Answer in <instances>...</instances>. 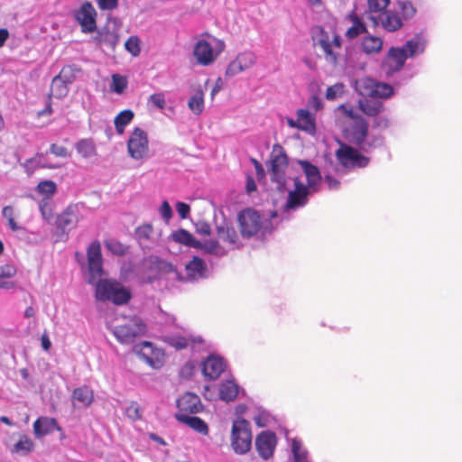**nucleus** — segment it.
Instances as JSON below:
<instances>
[{
	"label": "nucleus",
	"instance_id": "4d7b16f0",
	"mask_svg": "<svg viewBox=\"0 0 462 462\" xmlns=\"http://www.w3.org/2000/svg\"><path fill=\"white\" fill-rule=\"evenodd\" d=\"M324 183L327 185L328 189L331 190H336L340 187V182L329 174L325 175Z\"/></svg>",
	"mask_w": 462,
	"mask_h": 462
},
{
	"label": "nucleus",
	"instance_id": "cd10ccee",
	"mask_svg": "<svg viewBox=\"0 0 462 462\" xmlns=\"http://www.w3.org/2000/svg\"><path fill=\"white\" fill-rule=\"evenodd\" d=\"M55 419L50 417H40L33 423V433L37 439L52 433L54 430H60Z\"/></svg>",
	"mask_w": 462,
	"mask_h": 462
},
{
	"label": "nucleus",
	"instance_id": "7c9ffc66",
	"mask_svg": "<svg viewBox=\"0 0 462 462\" xmlns=\"http://www.w3.org/2000/svg\"><path fill=\"white\" fill-rule=\"evenodd\" d=\"M239 392L240 387L233 379L224 380L219 383L218 395L220 400L226 402L235 401Z\"/></svg>",
	"mask_w": 462,
	"mask_h": 462
},
{
	"label": "nucleus",
	"instance_id": "58836bf2",
	"mask_svg": "<svg viewBox=\"0 0 462 462\" xmlns=\"http://www.w3.org/2000/svg\"><path fill=\"white\" fill-rule=\"evenodd\" d=\"M188 106L195 115H200L204 110L203 92L197 91L193 96H191L189 99Z\"/></svg>",
	"mask_w": 462,
	"mask_h": 462
},
{
	"label": "nucleus",
	"instance_id": "20e7f679",
	"mask_svg": "<svg viewBox=\"0 0 462 462\" xmlns=\"http://www.w3.org/2000/svg\"><path fill=\"white\" fill-rule=\"evenodd\" d=\"M110 329L121 344H131L147 331L146 324L136 316H118Z\"/></svg>",
	"mask_w": 462,
	"mask_h": 462
},
{
	"label": "nucleus",
	"instance_id": "603ef678",
	"mask_svg": "<svg viewBox=\"0 0 462 462\" xmlns=\"http://www.w3.org/2000/svg\"><path fill=\"white\" fill-rule=\"evenodd\" d=\"M159 213L165 222H169L172 217V209L168 201H163L159 208Z\"/></svg>",
	"mask_w": 462,
	"mask_h": 462
},
{
	"label": "nucleus",
	"instance_id": "680f3d73",
	"mask_svg": "<svg viewBox=\"0 0 462 462\" xmlns=\"http://www.w3.org/2000/svg\"><path fill=\"white\" fill-rule=\"evenodd\" d=\"M97 5L102 10H112L116 7L117 0H97Z\"/></svg>",
	"mask_w": 462,
	"mask_h": 462
},
{
	"label": "nucleus",
	"instance_id": "2eb2a0df",
	"mask_svg": "<svg viewBox=\"0 0 462 462\" xmlns=\"http://www.w3.org/2000/svg\"><path fill=\"white\" fill-rule=\"evenodd\" d=\"M277 444V436L271 430H263L255 438L256 451L263 460H269L273 457Z\"/></svg>",
	"mask_w": 462,
	"mask_h": 462
},
{
	"label": "nucleus",
	"instance_id": "f3484780",
	"mask_svg": "<svg viewBox=\"0 0 462 462\" xmlns=\"http://www.w3.org/2000/svg\"><path fill=\"white\" fill-rule=\"evenodd\" d=\"M256 60L257 57L253 51H243L229 63L226 70V75L228 77H234L252 68L256 63Z\"/></svg>",
	"mask_w": 462,
	"mask_h": 462
},
{
	"label": "nucleus",
	"instance_id": "37998d69",
	"mask_svg": "<svg viewBox=\"0 0 462 462\" xmlns=\"http://www.w3.org/2000/svg\"><path fill=\"white\" fill-rule=\"evenodd\" d=\"M127 87V80L125 77L119 74L112 76L111 89L116 94H122Z\"/></svg>",
	"mask_w": 462,
	"mask_h": 462
},
{
	"label": "nucleus",
	"instance_id": "f03ea898",
	"mask_svg": "<svg viewBox=\"0 0 462 462\" xmlns=\"http://www.w3.org/2000/svg\"><path fill=\"white\" fill-rule=\"evenodd\" d=\"M90 284L96 285V299L112 301L116 305L125 304L131 299V292L115 280L100 279L103 274V259L100 243L94 241L87 250Z\"/></svg>",
	"mask_w": 462,
	"mask_h": 462
},
{
	"label": "nucleus",
	"instance_id": "c756f323",
	"mask_svg": "<svg viewBox=\"0 0 462 462\" xmlns=\"http://www.w3.org/2000/svg\"><path fill=\"white\" fill-rule=\"evenodd\" d=\"M298 118L299 130L306 132L309 134L316 133V116L307 109H298L296 112Z\"/></svg>",
	"mask_w": 462,
	"mask_h": 462
},
{
	"label": "nucleus",
	"instance_id": "e2e57ef3",
	"mask_svg": "<svg viewBox=\"0 0 462 462\" xmlns=\"http://www.w3.org/2000/svg\"><path fill=\"white\" fill-rule=\"evenodd\" d=\"M374 123L380 129H386L391 125V120L386 116H378Z\"/></svg>",
	"mask_w": 462,
	"mask_h": 462
},
{
	"label": "nucleus",
	"instance_id": "e433bc0d",
	"mask_svg": "<svg viewBox=\"0 0 462 462\" xmlns=\"http://www.w3.org/2000/svg\"><path fill=\"white\" fill-rule=\"evenodd\" d=\"M77 152L86 159L91 158L96 154L94 143L89 139H81L76 143Z\"/></svg>",
	"mask_w": 462,
	"mask_h": 462
},
{
	"label": "nucleus",
	"instance_id": "7ed1b4c3",
	"mask_svg": "<svg viewBox=\"0 0 462 462\" xmlns=\"http://www.w3.org/2000/svg\"><path fill=\"white\" fill-rule=\"evenodd\" d=\"M337 111L343 116V121L346 125L344 127L346 137L358 145L360 149L368 152L383 143L381 136H375L373 139L367 136L368 125L360 116L359 109L346 104L339 106Z\"/></svg>",
	"mask_w": 462,
	"mask_h": 462
},
{
	"label": "nucleus",
	"instance_id": "2f4dec72",
	"mask_svg": "<svg viewBox=\"0 0 462 462\" xmlns=\"http://www.w3.org/2000/svg\"><path fill=\"white\" fill-rule=\"evenodd\" d=\"M93 400V391L88 386L76 388L72 393V403L75 408H87Z\"/></svg>",
	"mask_w": 462,
	"mask_h": 462
},
{
	"label": "nucleus",
	"instance_id": "ddd939ff",
	"mask_svg": "<svg viewBox=\"0 0 462 462\" xmlns=\"http://www.w3.org/2000/svg\"><path fill=\"white\" fill-rule=\"evenodd\" d=\"M127 152L134 160H143L149 154V140L147 133L135 127L127 141Z\"/></svg>",
	"mask_w": 462,
	"mask_h": 462
},
{
	"label": "nucleus",
	"instance_id": "4be33fe9",
	"mask_svg": "<svg viewBox=\"0 0 462 462\" xmlns=\"http://www.w3.org/2000/svg\"><path fill=\"white\" fill-rule=\"evenodd\" d=\"M225 369V360L218 356L211 355L202 363V373L209 380L218 378Z\"/></svg>",
	"mask_w": 462,
	"mask_h": 462
},
{
	"label": "nucleus",
	"instance_id": "ea45409f",
	"mask_svg": "<svg viewBox=\"0 0 462 462\" xmlns=\"http://www.w3.org/2000/svg\"><path fill=\"white\" fill-rule=\"evenodd\" d=\"M34 448V444L31 439L27 436H22L18 442L14 446V451L22 454L27 455L32 451Z\"/></svg>",
	"mask_w": 462,
	"mask_h": 462
},
{
	"label": "nucleus",
	"instance_id": "864d4df0",
	"mask_svg": "<svg viewBox=\"0 0 462 462\" xmlns=\"http://www.w3.org/2000/svg\"><path fill=\"white\" fill-rule=\"evenodd\" d=\"M50 152L54 154L57 157L66 158L69 156V152L68 149L64 146H60L55 143H52L50 147Z\"/></svg>",
	"mask_w": 462,
	"mask_h": 462
},
{
	"label": "nucleus",
	"instance_id": "a211bd4d",
	"mask_svg": "<svg viewBox=\"0 0 462 462\" xmlns=\"http://www.w3.org/2000/svg\"><path fill=\"white\" fill-rule=\"evenodd\" d=\"M81 207L78 204L69 205L57 217L56 224L62 231L71 230L78 225L81 219Z\"/></svg>",
	"mask_w": 462,
	"mask_h": 462
},
{
	"label": "nucleus",
	"instance_id": "a878e982",
	"mask_svg": "<svg viewBox=\"0 0 462 462\" xmlns=\"http://www.w3.org/2000/svg\"><path fill=\"white\" fill-rule=\"evenodd\" d=\"M426 45V37L422 33H418L408 40L401 49L407 58H414L424 52Z\"/></svg>",
	"mask_w": 462,
	"mask_h": 462
},
{
	"label": "nucleus",
	"instance_id": "774afa93",
	"mask_svg": "<svg viewBox=\"0 0 462 462\" xmlns=\"http://www.w3.org/2000/svg\"><path fill=\"white\" fill-rule=\"evenodd\" d=\"M41 342H42V348L45 351H49L51 346V340L49 338V336L46 333L42 335Z\"/></svg>",
	"mask_w": 462,
	"mask_h": 462
},
{
	"label": "nucleus",
	"instance_id": "09e8293b",
	"mask_svg": "<svg viewBox=\"0 0 462 462\" xmlns=\"http://www.w3.org/2000/svg\"><path fill=\"white\" fill-rule=\"evenodd\" d=\"M125 47L133 56L136 57L140 54V41L137 36H131L125 43Z\"/></svg>",
	"mask_w": 462,
	"mask_h": 462
},
{
	"label": "nucleus",
	"instance_id": "412c9836",
	"mask_svg": "<svg viewBox=\"0 0 462 462\" xmlns=\"http://www.w3.org/2000/svg\"><path fill=\"white\" fill-rule=\"evenodd\" d=\"M143 264L145 266H149L157 271L156 274L149 275L147 277L148 282H151L152 279L156 278L157 275L160 274H170L172 275L174 279H180V274L176 270L175 266L157 256H150L143 261Z\"/></svg>",
	"mask_w": 462,
	"mask_h": 462
},
{
	"label": "nucleus",
	"instance_id": "dca6fc26",
	"mask_svg": "<svg viewBox=\"0 0 462 462\" xmlns=\"http://www.w3.org/2000/svg\"><path fill=\"white\" fill-rule=\"evenodd\" d=\"M97 12L94 6L89 3H84L75 13V19L81 26V30L85 33H90L96 31Z\"/></svg>",
	"mask_w": 462,
	"mask_h": 462
},
{
	"label": "nucleus",
	"instance_id": "9d476101",
	"mask_svg": "<svg viewBox=\"0 0 462 462\" xmlns=\"http://www.w3.org/2000/svg\"><path fill=\"white\" fill-rule=\"evenodd\" d=\"M336 157L340 167L337 168V171L342 173L355 168L365 167L369 162L366 156L360 154L355 148L342 143H339V147L336 151Z\"/></svg>",
	"mask_w": 462,
	"mask_h": 462
},
{
	"label": "nucleus",
	"instance_id": "a18cd8bd",
	"mask_svg": "<svg viewBox=\"0 0 462 462\" xmlns=\"http://www.w3.org/2000/svg\"><path fill=\"white\" fill-rule=\"evenodd\" d=\"M125 414L130 420L134 421V420H141L142 415H143V411L137 402H132L125 408Z\"/></svg>",
	"mask_w": 462,
	"mask_h": 462
},
{
	"label": "nucleus",
	"instance_id": "338daca9",
	"mask_svg": "<svg viewBox=\"0 0 462 462\" xmlns=\"http://www.w3.org/2000/svg\"><path fill=\"white\" fill-rule=\"evenodd\" d=\"M223 88V80L221 78H218L217 81L215 82V85L211 90V97L214 98V97Z\"/></svg>",
	"mask_w": 462,
	"mask_h": 462
},
{
	"label": "nucleus",
	"instance_id": "6ab92c4d",
	"mask_svg": "<svg viewBox=\"0 0 462 462\" xmlns=\"http://www.w3.org/2000/svg\"><path fill=\"white\" fill-rule=\"evenodd\" d=\"M208 266L206 263L199 256H194L185 265V276L180 275L179 281L183 282H197L200 279L207 278Z\"/></svg>",
	"mask_w": 462,
	"mask_h": 462
},
{
	"label": "nucleus",
	"instance_id": "b1692460",
	"mask_svg": "<svg viewBox=\"0 0 462 462\" xmlns=\"http://www.w3.org/2000/svg\"><path fill=\"white\" fill-rule=\"evenodd\" d=\"M408 58L401 48H391L383 61V69L387 75L399 71Z\"/></svg>",
	"mask_w": 462,
	"mask_h": 462
},
{
	"label": "nucleus",
	"instance_id": "3c124183",
	"mask_svg": "<svg viewBox=\"0 0 462 462\" xmlns=\"http://www.w3.org/2000/svg\"><path fill=\"white\" fill-rule=\"evenodd\" d=\"M118 42V36L116 33L113 32H106L102 33L100 36V43L111 48L112 50L115 49Z\"/></svg>",
	"mask_w": 462,
	"mask_h": 462
},
{
	"label": "nucleus",
	"instance_id": "c85d7f7f",
	"mask_svg": "<svg viewBox=\"0 0 462 462\" xmlns=\"http://www.w3.org/2000/svg\"><path fill=\"white\" fill-rule=\"evenodd\" d=\"M175 418L177 419L178 421L189 426L194 431L203 436L208 435V426L202 419L182 412H177L175 414Z\"/></svg>",
	"mask_w": 462,
	"mask_h": 462
},
{
	"label": "nucleus",
	"instance_id": "1a4fd4ad",
	"mask_svg": "<svg viewBox=\"0 0 462 462\" xmlns=\"http://www.w3.org/2000/svg\"><path fill=\"white\" fill-rule=\"evenodd\" d=\"M171 237L176 243L189 247L201 248L206 253L218 257L226 255L228 251L216 240H208L205 243H201L198 241L189 232L182 228L174 231L171 235Z\"/></svg>",
	"mask_w": 462,
	"mask_h": 462
},
{
	"label": "nucleus",
	"instance_id": "79ce46f5",
	"mask_svg": "<svg viewBox=\"0 0 462 462\" xmlns=\"http://www.w3.org/2000/svg\"><path fill=\"white\" fill-rule=\"evenodd\" d=\"M153 227L151 224H143L135 230V236L140 244L152 240Z\"/></svg>",
	"mask_w": 462,
	"mask_h": 462
},
{
	"label": "nucleus",
	"instance_id": "49530a36",
	"mask_svg": "<svg viewBox=\"0 0 462 462\" xmlns=\"http://www.w3.org/2000/svg\"><path fill=\"white\" fill-rule=\"evenodd\" d=\"M397 5L403 19H410L414 16L416 9L410 1H399Z\"/></svg>",
	"mask_w": 462,
	"mask_h": 462
},
{
	"label": "nucleus",
	"instance_id": "0eeeda50",
	"mask_svg": "<svg viewBox=\"0 0 462 462\" xmlns=\"http://www.w3.org/2000/svg\"><path fill=\"white\" fill-rule=\"evenodd\" d=\"M234 415L242 418L249 416L258 428H266L276 423V418L273 412L254 401L236 405L234 408Z\"/></svg>",
	"mask_w": 462,
	"mask_h": 462
},
{
	"label": "nucleus",
	"instance_id": "393cba45",
	"mask_svg": "<svg viewBox=\"0 0 462 462\" xmlns=\"http://www.w3.org/2000/svg\"><path fill=\"white\" fill-rule=\"evenodd\" d=\"M178 412L186 413L189 415L196 414L202 410L200 398L192 393H184L178 401Z\"/></svg>",
	"mask_w": 462,
	"mask_h": 462
},
{
	"label": "nucleus",
	"instance_id": "69168bd1",
	"mask_svg": "<svg viewBox=\"0 0 462 462\" xmlns=\"http://www.w3.org/2000/svg\"><path fill=\"white\" fill-rule=\"evenodd\" d=\"M2 215L8 221L14 217V210L11 206H5L2 210Z\"/></svg>",
	"mask_w": 462,
	"mask_h": 462
},
{
	"label": "nucleus",
	"instance_id": "6e6d98bb",
	"mask_svg": "<svg viewBox=\"0 0 462 462\" xmlns=\"http://www.w3.org/2000/svg\"><path fill=\"white\" fill-rule=\"evenodd\" d=\"M196 232L203 235L208 236L211 232L210 226L205 221H199L195 224Z\"/></svg>",
	"mask_w": 462,
	"mask_h": 462
},
{
	"label": "nucleus",
	"instance_id": "bb28decb",
	"mask_svg": "<svg viewBox=\"0 0 462 462\" xmlns=\"http://www.w3.org/2000/svg\"><path fill=\"white\" fill-rule=\"evenodd\" d=\"M217 234L219 240L228 244V250L238 248L241 245L236 231L229 223L225 222L217 226Z\"/></svg>",
	"mask_w": 462,
	"mask_h": 462
},
{
	"label": "nucleus",
	"instance_id": "0e129e2a",
	"mask_svg": "<svg viewBox=\"0 0 462 462\" xmlns=\"http://www.w3.org/2000/svg\"><path fill=\"white\" fill-rule=\"evenodd\" d=\"M256 187L257 186H256V183H255V180H254V177L248 175L246 177V185H245L246 192L248 194H251L252 192L256 190Z\"/></svg>",
	"mask_w": 462,
	"mask_h": 462
},
{
	"label": "nucleus",
	"instance_id": "5fc2aeb1",
	"mask_svg": "<svg viewBox=\"0 0 462 462\" xmlns=\"http://www.w3.org/2000/svg\"><path fill=\"white\" fill-rule=\"evenodd\" d=\"M16 273V268L12 264H5L0 266V279L11 278Z\"/></svg>",
	"mask_w": 462,
	"mask_h": 462
},
{
	"label": "nucleus",
	"instance_id": "39448f33",
	"mask_svg": "<svg viewBox=\"0 0 462 462\" xmlns=\"http://www.w3.org/2000/svg\"><path fill=\"white\" fill-rule=\"evenodd\" d=\"M253 432L250 421L240 416H235L230 432V446L237 455L247 454L252 448Z\"/></svg>",
	"mask_w": 462,
	"mask_h": 462
},
{
	"label": "nucleus",
	"instance_id": "de8ad7c7",
	"mask_svg": "<svg viewBox=\"0 0 462 462\" xmlns=\"http://www.w3.org/2000/svg\"><path fill=\"white\" fill-rule=\"evenodd\" d=\"M105 246L108 251L116 255H123L126 251L125 245L115 239L106 240Z\"/></svg>",
	"mask_w": 462,
	"mask_h": 462
},
{
	"label": "nucleus",
	"instance_id": "4468645a",
	"mask_svg": "<svg viewBox=\"0 0 462 462\" xmlns=\"http://www.w3.org/2000/svg\"><path fill=\"white\" fill-rule=\"evenodd\" d=\"M134 352L152 368L159 369L164 363V353L151 342L143 341L134 346Z\"/></svg>",
	"mask_w": 462,
	"mask_h": 462
},
{
	"label": "nucleus",
	"instance_id": "c9c22d12",
	"mask_svg": "<svg viewBox=\"0 0 462 462\" xmlns=\"http://www.w3.org/2000/svg\"><path fill=\"white\" fill-rule=\"evenodd\" d=\"M359 110L364 114L374 116L379 114L383 109V104L374 100H359Z\"/></svg>",
	"mask_w": 462,
	"mask_h": 462
},
{
	"label": "nucleus",
	"instance_id": "f257e3e1",
	"mask_svg": "<svg viewBox=\"0 0 462 462\" xmlns=\"http://www.w3.org/2000/svg\"><path fill=\"white\" fill-rule=\"evenodd\" d=\"M270 178L281 192H287L286 202L280 209L270 214H261L254 208H245L238 214L243 237L263 239L280 223L289 221L295 211L305 207L310 196L319 190L322 177L317 166L307 161H298L300 175H293L294 164H290L282 149L273 150L271 156Z\"/></svg>",
	"mask_w": 462,
	"mask_h": 462
},
{
	"label": "nucleus",
	"instance_id": "c03bdc74",
	"mask_svg": "<svg viewBox=\"0 0 462 462\" xmlns=\"http://www.w3.org/2000/svg\"><path fill=\"white\" fill-rule=\"evenodd\" d=\"M389 4L390 0H367L368 11L379 14L385 11Z\"/></svg>",
	"mask_w": 462,
	"mask_h": 462
},
{
	"label": "nucleus",
	"instance_id": "f8f14e48",
	"mask_svg": "<svg viewBox=\"0 0 462 462\" xmlns=\"http://www.w3.org/2000/svg\"><path fill=\"white\" fill-rule=\"evenodd\" d=\"M163 340L171 347L181 350L189 347L192 351H202L208 348V345L200 336L185 332L182 334H170L163 337Z\"/></svg>",
	"mask_w": 462,
	"mask_h": 462
},
{
	"label": "nucleus",
	"instance_id": "f704fd0d",
	"mask_svg": "<svg viewBox=\"0 0 462 462\" xmlns=\"http://www.w3.org/2000/svg\"><path fill=\"white\" fill-rule=\"evenodd\" d=\"M134 116V114L130 109H125L120 112L115 118V126L116 133L122 134L125 131V128L127 125L131 123Z\"/></svg>",
	"mask_w": 462,
	"mask_h": 462
},
{
	"label": "nucleus",
	"instance_id": "13d9d810",
	"mask_svg": "<svg viewBox=\"0 0 462 462\" xmlns=\"http://www.w3.org/2000/svg\"><path fill=\"white\" fill-rule=\"evenodd\" d=\"M150 102L158 108L165 106V98L162 94H153L150 97Z\"/></svg>",
	"mask_w": 462,
	"mask_h": 462
},
{
	"label": "nucleus",
	"instance_id": "052dcab7",
	"mask_svg": "<svg viewBox=\"0 0 462 462\" xmlns=\"http://www.w3.org/2000/svg\"><path fill=\"white\" fill-rule=\"evenodd\" d=\"M176 210H177L178 214L180 215V217L182 219H184V218H187V217L189 213L190 208L188 204H186L184 202H178L176 205Z\"/></svg>",
	"mask_w": 462,
	"mask_h": 462
},
{
	"label": "nucleus",
	"instance_id": "423d86ee",
	"mask_svg": "<svg viewBox=\"0 0 462 462\" xmlns=\"http://www.w3.org/2000/svg\"><path fill=\"white\" fill-rule=\"evenodd\" d=\"M209 40L199 39L192 50V55L196 63L199 66L208 67L212 65L225 50V43L208 34Z\"/></svg>",
	"mask_w": 462,
	"mask_h": 462
},
{
	"label": "nucleus",
	"instance_id": "9b49d317",
	"mask_svg": "<svg viewBox=\"0 0 462 462\" xmlns=\"http://www.w3.org/2000/svg\"><path fill=\"white\" fill-rule=\"evenodd\" d=\"M355 90L362 97L373 98H389L393 93V88L383 82H378L371 78H361L354 83Z\"/></svg>",
	"mask_w": 462,
	"mask_h": 462
},
{
	"label": "nucleus",
	"instance_id": "5701e85b",
	"mask_svg": "<svg viewBox=\"0 0 462 462\" xmlns=\"http://www.w3.org/2000/svg\"><path fill=\"white\" fill-rule=\"evenodd\" d=\"M370 18L375 25H381L388 32H395L402 26V18L391 10L384 11L377 16L371 15Z\"/></svg>",
	"mask_w": 462,
	"mask_h": 462
},
{
	"label": "nucleus",
	"instance_id": "a19ab883",
	"mask_svg": "<svg viewBox=\"0 0 462 462\" xmlns=\"http://www.w3.org/2000/svg\"><path fill=\"white\" fill-rule=\"evenodd\" d=\"M36 191L43 197L49 199L56 193L57 185L52 180H43L37 185Z\"/></svg>",
	"mask_w": 462,
	"mask_h": 462
},
{
	"label": "nucleus",
	"instance_id": "473e14b6",
	"mask_svg": "<svg viewBox=\"0 0 462 462\" xmlns=\"http://www.w3.org/2000/svg\"><path fill=\"white\" fill-rule=\"evenodd\" d=\"M291 448L293 462H311L308 449L301 439L298 438L287 439Z\"/></svg>",
	"mask_w": 462,
	"mask_h": 462
},
{
	"label": "nucleus",
	"instance_id": "6e6552de",
	"mask_svg": "<svg viewBox=\"0 0 462 462\" xmlns=\"http://www.w3.org/2000/svg\"><path fill=\"white\" fill-rule=\"evenodd\" d=\"M313 41L314 44L321 49L328 62L334 65L337 63L342 50L341 38L338 34L319 29Z\"/></svg>",
	"mask_w": 462,
	"mask_h": 462
},
{
	"label": "nucleus",
	"instance_id": "aec40b11",
	"mask_svg": "<svg viewBox=\"0 0 462 462\" xmlns=\"http://www.w3.org/2000/svg\"><path fill=\"white\" fill-rule=\"evenodd\" d=\"M70 67H64L60 74L51 82V95L57 98H62L69 93L68 85L71 84L74 77Z\"/></svg>",
	"mask_w": 462,
	"mask_h": 462
},
{
	"label": "nucleus",
	"instance_id": "4c0bfd02",
	"mask_svg": "<svg viewBox=\"0 0 462 462\" xmlns=\"http://www.w3.org/2000/svg\"><path fill=\"white\" fill-rule=\"evenodd\" d=\"M383 41L376 36H366L362 42V49L366 53H376L381 51Z\"/></svg>",
	"mask_w": 462,
	"mask_h": 462
},
{
	"label": "nucleus",
	"instance_id": "8fccbe9b",
	"mask_svg": "<svg viewBox=\"0 0 462 462\" xmlns=\"http://www.w3.org/2000/svg\"><path fill=\"white\" fill-rule=\"evenodd\" d=\"M344 92V85L342 83H337L328 88L326 92V98L328 100H335L340 97Z\"/></svg>",
	"mask_w": 462,
	"mask_h": 462
},
{
	"label": "nucleus",
	"instance_id": "bf43d9fd",
	"mask_svg": "<svg viewBox=\"0 0 462 462\" xmlns=\"http://www.w3.org/2000/svg\"><path fill=\"white\" fill-rule=\"evenodd\" d=\"M308 106L317 112L322 108L323 103L319 97L312 96L308 101Z\"/></svg>",
	"mask_w": 462,
	"mask_h": 462
},
{
	"label": "nucleus",
	"instance_id": "72a5a7b5",
	"mask_svg": "<svg viewBox=\"0 0 462 462\" xmlns=\"http://www.w3.org/2000/svg\"><path fill=\"white\" fill-rule=\"evenodd\" d=\"M346 19L352 23L345 33L348 40H353L366 31L365 23L355 13L348 14Z\"/></svg>",
	"mask_w": 462,
	"mask_h": 462
}]
</instances>
